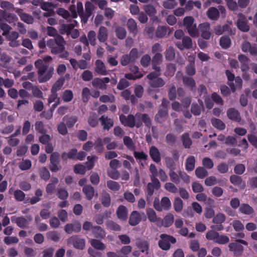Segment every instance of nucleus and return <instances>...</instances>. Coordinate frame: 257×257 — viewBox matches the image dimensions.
Segmentation results:
<instances>
[{"mask_svg":"<svg viewBox=\"0 0 257 257\" xmlns=\"http://www.w3.org/2000/svg\"><path fill=\"white\" fill-rule=\"evenodd\" d=\"M52 60V58L51 56H47L35 62V66L38 69V81L39 82H46L52 76L54 69L50 66Z\"/></svg>","mask_w":257,"mask_h":257,"instance_id":"nucleus-1","label":"nucleus"},{"mask_svg":"<svg viewBox=\"0 0 257 257\" xmlns=\"http://www.w3.org/2000/svg\"><path fill=\"white\" fill-rule=\"evenodd\" d=\"M65 41L63 38L59 35L55 39H50L47 42V46L51 50L53 54L59 53L65 49Z\"/></svg>","mask_w":257,"mask_h":257,"instance_id":"nucleus-2","label":"nucleus"},{"mask_svg":"<svg viewBox=\"0 0 257 257\" xmlns=\"http://www.w3.org/2000/svg\"><path fill=\"white\" fill-rule=\"evenodd\" d=\"M139 114H136L135 116L133 114H129L125 116L121 114L119 116V119L121 123L124 126H127L133 128L135 126L137 128L140 127L142 125V123L139 120Z\"/></svg>","mask_w":257,"mask_h":257,"instance_id":"nucleus-3","label":"nucleus"},{"mask_svg":"<svg viewBox=\"0 0 257 257\" xmlns=\"http://www.w3.org/2000/svg\"><path fill=\"white\" fill-rule=\"evenodd\" d=\"M206 238L208 240H212L219 244H226L229 241V238L226 235L220 234L213 230H208L206 234Z\"/></svg>","mask_w":257,"mask_h":257,"instance_id":"nucleus-4","label":"nucleus"},{"mask_svg":"<svg viewBox=\"0 0 257 257\" xmlns=\"http://www.w3.org/2000/svg\"><path fill=\"white\" fill-rule=\"evenodd\" d=\"M240 243L247 245L248 243L244 240L236 239L235 242L229 244V250L232 251L235 256L240 255L243 251V247Z\"/></svg>","mask_w":257,"mask_h":257,"instance_id":"nucleus-5","label":"nucleus"},{"mask_svg":"<svg viewBox=\"0 0 257 257\" xmlns=\"http://www.w3.org/2000/svg\"><path fill=\"white\" fill-rule=\"evenodd\" d=\"M160 75V72H151L147 75V78L149 80L150 85L155 88L160 87L164 85L165 82L159 76Z\"/></svg>","mask_w":257,"mask_h":257,"instance_id":"nucleus-6","label":"nucleus"},{"mask_svg":"<svg viewBox=\"0 0 257 257\" xmlns=\"http://www.w3.org/2000/svg\"><path fill=\"white\" fill-rule=\"evenodd\" d=\"M161 239L159 241L158 244L160 248L163 250H168L171 245L170 243L173 244L176 243V239L173 236L162 234L160 236Z\"/></svg>","mask_w":257,"mask_h":257,"instance_id":"nucleus-7","label":"nucleus"},{"mask_svg":"<svg viewBox=\"0 0 257 257\" xmlns=\"http://www.w3.org/2000/svg\"><path fill=\"white\" fill-rule=\"evenodd\" d=\"M171 206V201L167 197H164L162 198L161 202L159 198H155L154 201V208L159 211L163 210H168Z\"/></svg>","mask_w":257,"mask_h":257,"instance_id":"nucleus-8","label":"nucleus"},{"mask_svg":"<svg viewBox=\"0 0 257 257\" xmlns=\"http://www.w3.org/2000/svg\"><path fill=\"white\" fill-rule=\"evenodd\" d=\"M68 244H73V246L79 249H83L85 247V240L78 236L74 235L70 237L67 240Z\"/></svg>","mask_w":257,"mask_h":257,"instance_id":"nucleus-9","label":"nucleus"},{"mask_svg":"<svg viewBox=\"0 0 257 257\" xmlns=\"http://www.w3.org/2000/svg\"><path fill=\"white\" fill-rule=\"evenodd\" d=\"M176 46L180 50L190 49L193 46L192 39L188 36H184L181 42H177L176 43Z\"/></svg>","mask_w":257,"mask_h":257,"instance_id":"nucleus-10","label":"nucleus"},{"mask_svg":"<svg viewBox=\"0 0 257 257\" xmlns=\"http://www.w3.org/2000/svg\"><path fill=\"white\" fill-rule=\"evenodd\" d=\"M109 81L110 79L108 77L96 78L92 81V84L94 87L105 90L107 88L106 84L109 83Z\"/></svg>","mask_w":257,"mask_h":257,"instance_id":"nucleus-11","label":"nucleus"},{"mask_svg":"<svg viewBox=\"0 0 257 257\" xmlns=\"http://www.w3.org/2000/svg\"><path fill=\"white\" fill-rule=\"evenodd\" d=\"M210 30V24L208 23H204L199 25V32L201 33V37L205 39H210L211 35Z\"/></svg>","mask_w":257,"mask_h":257,"instance_id":"nucleus-12","label":"nucleus"},{"mask_svg":"<svg viewBox=\"0 0 257 257\" xmlns=\"http://www.w3.org/2000/svg\"><path fill=\"white\" fill-rule=\"evenodd\" d=\"M59 154L57 152L53 153L50 157V169L52 172H56L59 170Z\"/></svg>","mask_w":257,"mask_h":257,"instance_id":"nucleus-13","label":"nucleus"},{"mask_svg":"<svg viewBox=\"0 0 257 257\" xmlns=\"http://www.w3.org/2000/svg\"><path fill=\"white\" fill-rule=\"evenodd\" d=\"M151 183H149L147 185V192L148 195L151 196L154 192V189H158L160 188L161 185L158 179L155 177H151Z\"/></svg>","mask_w":257,"mask_h":257,"instance_id":"nucleus-14","label":"nucleus"},{"mask_svg":"<svg viewBox=\"0 0 257 257\" xmlns=\"http://www.w3.org/2000/svg\"><path fill=\"white\" fill-rule=\"evenodd\" d=\"M146 214L150 222L156 223L157 226L162 224V219L160 217H157L156 212L153 209L147 208Z\"/></svg>","mask_w":257,"mask_h":257,"instance_id":"nucleus-15","label":"nucleus"},{"mask_svg":"<svg viewBox=\"0 0 257 257\" xmlns=\"http://www.w3.org/2000/svg\"><path fill=\"white\" fill-rule=\"evenodd\" d=\"M237 26L238 28L243 32H247L249 30V27L247 24L246 18L244 16L241 14L238 15Z\"/></svg>","mask_w":257,"mask_h":257,"instance_id":"nucleus-16","label":"nucleus"},{"mask_svg":"<svg viewBox=\"0 0 257 257\" xmlns=\"http://www.w3.org/2000/svg\"><path fill=\"white\" fill-rule=\"evenodd\" d=\"M95 71L101 75H106L108 74V71L107 70L105 64L100 60H97L95 62Z\"/></svg>","mask_w":257,"mask_h":257,"instance_id":"nucleus-17","label":"nucleus"},{"mask_svg":"<svg viewBox=\"0 0 257 257\" xmlns=\"http://www.w3.org/2000/svg\"><path fill=\"white\" fill-rule=\"evenodd\" d=\"M11 220L13 222L22 228H28L29 226V221L24 217H16L15 216L11 217Z\"/></svg>","mask_w":257,"mask_h":257,"instance_id":"nucleus-18","label":"nucleus"},{"mask_svg":"<svg viewBox=\"0 0 257 257\" xmlns=\"http://www.w3.org/2000/svg\"><path fill=\"white\" fill-rule=\"evenodd\" d=\"M81 226L80 223L78 222H74L73 223H68L64 226L65 231L69 234L72 233L73 232H78L81 230Z\"/></svg>","mask_w":257,"mask_h":257,"instance_id":"nucleus-19","label":"nucleus"},{"mask_svg":"<svg viewBox=\"0 0 257 257\" xmlns=\"http://www.w3.org/2000/svg\"><path fill=\"white\" fill-rule=\"evenodd\" d=\"M163 59V56L161 53H156L153 57L152 66L153 68L157 72H160V67L158 66L160 65Z\"/></svg>","mask_w":257,"mask_h":257,"instance_id":"nucleus-20","label":"nucleus"},{"mask_svg":"<svg viewBox=\"0 0 257 257\" xmlns=\"http://www.w3.org/2000/svg\"><path fill=\"white\" fill-rule=\"evenodd\" d=\"M238 59L240 63V68L242 71H247L249 70L248 63L249 59L243 54L239 55Z\"/></svg>","mask_w":257,"mask_h":257,"instance_id":"nucleus-21","label":"nucleus"},{"mask_svg":"<svg viewBox=\"0 0 257 257\" xmlns=\"http://www.w3.org/2000/svg\"><path fill=\"white\" fill-rule=\"evenodd\" d=\"M141 221V215L137 211H134L131 214L129 223L132 226L138 224Z\"/></svg>","mask_w":257,"mask_h":257,"instance_id":"nucleus-22","label":"nucleus"},{"mask_svg":"<svg viewBox=\"0 0 257 257\" xmlns=\"http://www.w3.org/2000/svg\"><path fill=\"white\" fill-rule=\"evenodd\" d=\"M227 115L228 118L232 120L239 122L241 120V117L238 110L236 109L231 108L227 111Z\"/></svg>","mask_w":257,"mask_h":257,"instance_id":"nucleus-23","label":"nucleus"},{"mask_svg":"<svg viewBox=\"0 0 257 257\" xmlns=\"http://www.w3.org/2000/svg\"><path fill=\"white\" fill-rule=\"evenodd\" d=\"M150 155L154 162L159 163L161 161V158L160 153L157 147L155 146L151 147L150 150Z\"/></svg>","mask_w":257,"mask_h":257,"instance_id":"nucleus-24","label":"nucleus"},{"mask_svg":"<svg viewBox=\"0 0 257 257\" xmlns=\"http://www.w3.org/2000/svg\"><path fill=\"white\" fill-rule=\"evenodd\" d=\"M70 11L71 13V17L72 18H76L77 17V14L79 15L84 14L83 7L82 3H77V12L75 10L74 7L71 6L70 8Z\"/></svg>","mask_w":257,"mask_h":257,"instance_id":"nucleus-25","label":"nucleus"},{"mask_svg":"<svg viewBox=\"0 0 257 257\" xmlns=\"http://www.w3.org/2000/svg\"><path fill=\"white\" fill-rule=\"evenodd\" d=\"M131 70L132 71H135V74L127 73L126 74L125 77L126 78L130 80H135L136 79L140 78L143 76L141 72L139 71V68L137 66H133L131 68Z\"/></svg>","mask_w":257,"mask_h":257,"instance_id":"nucleus-26","label":"nucleus"},{"mask_svg":"<svg viewBox=\"0 0 257 257\" xmlns=\"http://www.w3.org/2000/svg\"><path fill=\"white\" fill-rule=\"evenodd\" d=\"M92 233L94 237L98 238H104L106 235L104 230L99 226H93L92 228Z\"/></svg>","mask_w":257,"mask_h":257,"instance_id":"nucleus-27","label":"nucleus"},{"mask_svg":"<svg viewBox=\"0 0 257 257\" xmlns=\"http://www.w3.org/2000/svg\"><path fill=\"white\" fill-rule=\"evenodd\" d=\"M136 245L140 248L142 252L148 253L149 249V243L148 241L145 240H139L136 242Z\"/></svg>","mask_w":257,"mask_h":257,"instance_id":"nucleus-28","label":"nucleus"},{"mask_svg":"<svg viewBox=\"0 0 257 257\" xmlns=\"http://www.w3.org/2000/svg\"><path fill=\"white\" fill-rule=\"evenodd\" d=\"M127 27L130 33L136 35L138 32V27L136 22L133 19H130L127 22Z\"/></svg>","mask_w":257,"mask_h":257,"instance_id":"nucleus-29","label":"nucleus"},{"mask_svg":"<svg viewBox=\"0 0 257 257\" xmlns=\"http://www.w3.org/2000/svg\"><path fill=\"white\" fill-rule=\"evenodd\" d=\"M116 214L119 219L122 220H126L127 217V210L126 207L123 205L119 206L117 210Z\"/></svg>","mask_w":257,"mask_h":257,"instance_id":"nucleus-30","label":"nucleus"},{"mask_svg":"<svg viewBox=\"0 0 257 257\" xmlns=\"http://www.w3.org/2000/svg\"><path fill=\"white\" fill-rule=\"evenodd\" d=\"M196 160L194 156H190L187 158L185 162V168L188 171H193L195 166Z\"/></svg>","mask_w":257,"mask_h":257,"instance_id":"nucleus-31","label":"nucleus"},{"mask_svg":"<svg viewBox=\"0 0 257 257\" xmlns=\"http://www.w3.org/2000/svg\"><path fill=\"white\" fill-rule=\"evenodd\" d=\"M230 181L235 186H242V188L245 187V183L243 182L241 177L239 176L231 175L230 177Z\"/></svg>","mask_w":257,"mask_h":257,"instance_id":"nucleus-32","label":"nucleus"},{"mask_svg":"<svg viewBox=\"0 0 257 257\" xmlns=\"http://www.w3.org/2000/svg\"><path fill=\"white\" fill-rule=\"evenodd\" d=\"M97 37L100 42H104L106 41L108 38L107 29L103 26L100 27Z\"/></svg>","mask_w":257,"mask_h":257,"instance_id":"nucleus-33","label":"nucleus"},{"mask_svg":"<svg viewBox=\"0 0 257 257\" xmlns=\"http://www.w3.org/2000/svg\"><path fill=\"white\" fill-rule=\"evenodd\" d=\"M99 119L101 122V124L103 126L104 129L108 130L113 125L112 120L104 115H102Z\"/></svg>","mask_w":257,"mask_h":257,"instance_id":"nucleus-34","label":"nucleus"},{"mask_svg":"<svg viewBox=\"0 0 257 257\" xmlns=\"http://www.w3.org/2000/svg\"><path fill=\"white\" fill-rule=\"evenodd\" d=\"M199 104H193L191 107V112L195 115H198L200 114L204 108L202 101L198 100Z\"/></svg>","mask_w":257,"mask_h":257,"instance_id":"nucleus-35","label":"nucleus"},{"mask_svg":"<svg viewBox=\"0 0 257 257\" xmlns=\"http://www.w3.org/2000/svg\"><path fill=\"white\" fill-rule=\"evenodd\" d=\"M174 216L173 214L170 213L168 215H167L164 218V219H162V224L158 225V226H164L165 227H169L174 222Z\"/></svg>","mask_w":257,"mask_h":257,"instance_id":"nucleus-36","label":"nucleus"},{"mask_svg":"<svg viewBox=\"0 0 257 257\" xmlns=\"http://www.w3.org/2000/svg\"><path fill=\"white\" fill-rule=\"evenodd\" d=\"M83 192L88 200H91L94 196V189L91 186L86 185L83 188Z\"/></svg>","mask_w":257,"mask_h":257,"instance_id":"nucleus-37","label":"nucleus"},{"mask_svg":"<svg viewBox=\"0 0 257 257\" xmlns=\"http://www.w3.org/2000/svg\"><path fill=\"white\" fill-rule=\"evenodd\" d=\"M207 15L208 17L212 20H216L219 18L218 10L214 7L209 8L207 12Z\"/></svg>","mask_w":257,"mask_h":257,"instance_id":"nucleus-38","label":"nucleus"},{"mask_svg":"<svg viewBox=\"0 0 257 257\" xmlns=\"http://www.w3.org/2000/svg\"><path fill=\"white\" fill-rule=\"evenodd\" d=\"M183 82L185 86L190 87L193 90L196 87V83L193 78L187 76L183 77Z\"/></svg>","mask_w":257,"mask_h":257,"instance_id":"nucleus-39","label":"nucleus"},{"mask_svg":"<svg viewBox=\"0 0 257 257\" xmlns=\"http://www.w3.org/2000/svg\"><path fill=\"white\" fill-rule=\"evenodd\" d=\"M239 211L244 214L250 215L253 213V209L247 204H242L239 209Z\"/></svg>","mask_w":257,"mask_h":257,"instance_id":"nucleus-40","label":"nucleus"},{"mask_svg":"<svg viewBox=\"0 0 257 257\" xmlns=\"http://www.w3.org/2000/svg\"><path fill=\"white\" fill-rule=\"evenodd\" d=\"M76 24H68L62 25L61 26V33H66L67 35H69V33L71 32V31L73 30V28L74 27L78 26V23L76 22Z\"/></svg>","mask_w":257,"mask_h":257,"instance_id":"nucleus-41","label":"nucleus"},{"mask_svg":"<svg viewBox=\"0 0 257 257\" xmlns=\"http://www.w3.org/2000/svg\"><path fill=\"white\" fill-rule=\"evenodd\" d=\"M77 151L75 149L71 150L68 153H63L61 157L63 160H66L68 158L71 159H75L76 158Z\"/></svg>","mask_w":257,"mask_h":257,"instance_id":"nucleus-42","label":"nucleus"},{"mask_svg":"<svg viewBox=\"0 0 257 257\" xmlns=\"http://www.w3.org/2000/svg\"><path fill=\"white\" fill-rule=\"evenodd\" d=\"M2 17L9 23H12L16 21V16L15 15L6 13L5 11L1 12Z\"/></svg>","mask_w":257,"mask_h":257,"instance_id":"nucleus-43","label":"nucleus"},{"mask_svg":"<svg viewBox=\"0 0 257 257\" xmlns=\"http://www.w3.org/2000/svg\"><path fill=\"white\" fill-rule=\"evenodd\" d=\"M91 245L95 248L103 250L105 248V245L100 241L96 239H91L89 241Z\"/></svg>","mask_w":257,"mask_h":257,"instance_id":"nucleus-44","label":"nucleus"},{"mask_svg":"<svg viewBox=\"0 0 257 257\" xmlns=\"http://www.w3.org/2000/svg\"><path fill=\"white\" fill-rule=\"evenodd\" d=\"M63 120L64 121L66 122V123L68 127H71L77 122L78 118L77 117L75 116H65L63 117Z\"/></svg>","mask_w":257,"mask_h":257,"instance_id":"nucleus-45","label":"nucleus"},{"mask_svg":"<svg viewBox=\"0 0 257 257\" xmlns=\"http://www.w3.org/2000/svg\"><path fill=\"white\" fill-rule=\"evenodd\" d=\"M32 163L28 159H23L19 164V167L21 170H28L31 168Z\"/></svg>","mask_w":257,"mask_h":257,"instance_id":"nucleus-46","label":"nucleus"},{"mask_svg":"<svg viewBox=\"0 0 257 257\" xmlns=\"http://www.w3.org/2000/svg\"><path fill=\"white\" fill-rule=\"evenodd\" d=\"M174 210L177 212H181L183 208V201L179 197H176L173 203Z\"/></svg>","mask_w":257,"mask_h":257,"instance_id":"nucleus-47","label":"nucleus"},{"mask_svg":"<svg viewBox=\"0 0 257 257\" xmlns=\"http://www.w3.org/2000/svg\"><path fill=\"white\" fill-rule=\"evenodd\" d=\"M212 124L216 128L222 130L225 128V125L222 120L219 119L213 118L211 120Z\"/></svg>","mask_w":257,"mask_h":257,"instance_id":"nucleus-48","label":"nucleus"},{"mask_svg":"<svg viewBox=\"0 0 257 257\" xmlns=\"http://www.w3.org/2000/svg\"><path fill=\"white\" fill-rule=\"evenodd\" d=\"M56 100H57L56 102L52 105L54 108L56 107V106L60 103V99L58 98L57 91L53 92L51 91V94L49 96L48 98V102L51 103L54 102Z\"/></svg>","mask_w":257,"mask_h":257,"instance_id":"nucleus-49","label":"nucleus"},{"mask_svg":"<svg viewBox=\"0 0 257 257\" xmlns=\"http://www.w3.org/2000/svg\"><path fill=\"white\" fill-rule=\"evenodd\" d=\"M166 59L167 60L171 61L173 60L175 57V52L172 47H168L165 53Z\"/></svg>","mask_w":257,"mask_h":257,"instance_id":"nucleus-50","label":"nucleus"},{"mask_svg":"<svg viewBox=\"0 0 257 257\" xmlns=\"http://www.w3.org/2000/svg\"><path fill=\"white\" fill-rule=\"evenodd\" d=\"M195 174L199 178L203 179L208 175V172L203 167H199L195 170Z\"/></svg>","mask_w":257,"mask_h":257,"instance_id":"nucleus-51","label":"nucleus"},{"mask_svg":"<svg viewBox=\"0 0 257 257\" xmlns=\"http://www.w3.org/2000/svg\"><path fill=\"white\" fill-rule=\"evenodd\" d=\"M146 13L149 16H153L157 13V10L154 7L151 5H146L143 7Z\"/></svg>","mask_w":257,"mask_h":257,"instance_id":"nucleus-52","label":"nucleus"},{"mask_svg":"<svg viewBox=\"0 0 257 257\" xmlns=\"http://www.w3.org/2000/svg\"><path fill=\"white\" fill-rule=\"evenodd\" d=\"M115 33L117 37L121 40L124 39L126 35L125 29L121 27H117L116 28Z\"/></svg>","mask_w":257,"mask_h":257,"instance_id":"nucleus-53","label":"nucleus"},{"mask_svg":"<svg viewBox=\"0 0 257 257\" xmlns=\"http://www.w3.org/2000/svg\"><path fill=\"white\" fill-rule=\"evenodd\" d=\"M35 127L36 131L38 133L44 134L47 133V130L45 127V125L41 121H37L35 124Z\"/></svg>","mask_w":257,"mask_h":257,"instance_id":"nucleus-54","label":"nucleus"},{"mask_svg":"<svg viewBox=\"0 0 257 257\" xmlns=\"http://www.w3.org/2000/svg\"><path fill=\"white\" fill-rule=\"evenodd\" d=\"M106 184L107 187L113 191H117L120 188V185L117 182L114 181L109 180L107 181Z\"/></svg>","mask_w":257,"mask_h":257,"instance_id":"nucleus-55","label":"nucleus"},{"mask_svg":"<svg viewBox=\"0 0 257 257\" xmlns=\"http://www.w3.org/2000/svg\"><path fill=\"white\" fill-rule=\"evenodd\" d=\"M137 114H139V120L142 123L143 122L146 124V125L148 126H150L151 124V122L150 117L147 114H142L141 113H137Z\"/></svg>","mask_w":257,"mask_h":257,"instance_id":"nucleus-56","label":"nucleus"},{"mask_svg":"<svg viewBox=\"0 0 257 257\" xmlns=\"http://www.w3.org/2000/svg\"><path fill=\"white\" fill-rule=\"evenodd\" d=\"M167 31V27L159 26L156 31V36L159 38H163L166 35Z\"/></svg>","mask_w":257,"mask_h":257,"instance_id":"nucleus-57","label":"nucleus"},{"mask_svg":"<svg viewBox=\"0 0 257 257\" xmlns=\"http://www.w3.org/2000/svg\"><path fill=\"white\" fill-rule=\"evenodd\" d=\"M88 161L86 163V168L88 170H91L94 166V162L97 161V157L95 156H88L87 158Z\"/></svg>","mask_w":257,"mask_h":257,"instance_id":"nucleus-58","label":"nucleus"},{"mask_svg":"<svg viewBox=\"0 0 257 257\" xmlns=\"http://www.w3.org/2000/svg\"><path fill=\"white\" fill-rule=\"evenodd\" d=\"M188 34L192 37H197L199 36V29H198L196 27V25L194 24V25L189 27L187 29Z\"/></svg>","mask_w":257,"mask_h":257,"instance_id":"nucleus-59","label":"nucleus"},{"mask_svg":"<svg viewBox=\"0 0 257 257\" xmlns=\"http://www.w3.org/2000/svg\"><path fill=\"white\" fill-rule=\"evenodd\" d=\"M226 219L225 215L222 213H217L213 218L212 222L215 224H221Z\"/></svg>","mask_w":257,"mask_h":257,"instance_id":"nucleus-60","label":"nucleus"},{"mask_svg":"<svg viewBox=\"0 0 257 257\" xmlns=\"http://www.w3.org/2000/svg\"><path fill=\"white\" fill-rule=\"evenodd\" d=\"M182 140L183 145L186 148H189L192 145V141L188 133H185L182 135Z\"/></svg>","mask_w":257,"mask_h":257,"instance_id":"nucleus-61","label":"nucleus"},{"mask_svg":"<svg viewBox=\"0 0 257 257\" xmlns=\"http://www.w3.org/2000/svg\"><path fill=\"white\" fill-rule=\"evenodd\" d=\"M123 143L124 144L126 147L131 150H134L135 149V144L132 140L129 137L125 136L123 138Z\"/></svg>","mask_w":257,"mask_h":257,"instance_id":"nucleus-62","label":"nucleus"},{"mask_svg":"<svg viewBox=\"0 0 257 257\" xmlns=\"http://www.w3.org/2000/svg\"><path fill=\"white\" fill-rule=\"evenodd\" d=\"M47 237L48 239L52 240L55 242H57L60 239L59 234L55 231H51L47 232Z\"/></svg>","mask_w":257,"mask_h":257,"instance_id":"nucleus-63","label":"nucleus"},{"mask_svg":"<svg viewBox=\"0 0 257 257\" xmlns=\"http://www.w3.org/2000/svg\"><path fill=\"white\" fill-rule=\"evenodd\" d=\"M231 44V41L230 38L227 36H223L220 38V46L223 48L226 49L228 48Z\"/></svg>","mask_w":257,"mask_h":257,"instance_id":"nucleus-64","label":"nucleus"}]
</instances>
